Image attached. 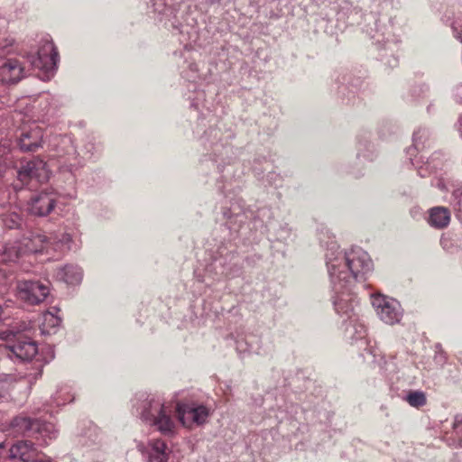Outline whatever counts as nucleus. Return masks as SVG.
<instances>
[{
	"mask_svg": "<svg viewBox=\"0 0 462 462\" xmlns=\"http://www.w3.org/2000/svg\"><path fill=\"white\" fill-rule=\"evenodd\" d=\"M177 414L180 422L188 428L193 424L205 423L209 416L207 407H197L188 404L164 403L160 399H149L143 402L141 411V419L151 426H154L161 433L171 435L175 430L174 414Z\"/></svg>",
	"mask_w": 462,
	"mask_h": 462,
	"instance_id": "f257e3e1",
	"label": "nucleus"
},
{
	"mask_svg": "<svg viewBox=\"0 0 462 462\" xmlns=\"http://www.w3.org/2000/svg\"><path fill=\"white\" fill-rule=\"evenodd\" d=\"M337 242L331 241L326 253L327 266L333 291L337 297L333 300L336 311L345 313V300L343 295L346 287L345 268L346 266V253L337 252Z\"/></svg>",
	"mask_w": 462,
	"mask_h": 462,
	"instance_id": "f03ea898",
	"label": "nucleus"
},
{
	"mask_svg": "<svg viewBox=\"0 0 462 462\" xmlns=\"http://www.w3.org/2000/svg\"><path fill=\"white\" fill-rule=\"evenodd\" d=\"M31 328L29 325L23 324L16 330L12 329L9 332L14 334L15 339L6 344L5 348L8 349L16 358L23 361L32 360L38 353V347L34 341L27 336L22 335Z\"/></svg>",
	"mask_w": 462,
	"mask_h": 462,
	"instance_id": "7ed1b4c3",
	"label": "nucleus"
},
{
	"mask_svg": "<svg viewBox=\"0 0 462 462\" xmlns=\"http://www.w3.org/2000/svg\"><path fill=\"white\" fill-rule=\"evenodd\" d=\"M13 426L19 428L22 432H28L30 436L37 440H42V444H47L48 439L57 437V430L51 422L32 420L25 417H17L13 420Z\"/></svg>",
	"mask_w": 462,
	"mask_h": 462,
	"instance_id": "20e7f679",
	"label": "nucleus"
},
{
	"mask_svg": "<svg viewBox=\"0 0 462 462\" xmlns=\"http://www.w3.org/2000/svg\"><path fill=\"white\" fill-rule=\"evenodd\" d=\"M49 178L50 171L46 162L36 158L22 163L17 171V182L14 184V188L20 189L32 179H36L39 182H45Z\"/></svg>",
	"mask_w": 462,
	"mask_h": 462,
	"instance_id": "39448f33",
	"label": "nucleus"
},
{
	"mask_svg": "<svg viewBox=\"0 0 462 462\" xmlns=\"http://www.w3.org/2000/svg\"><path fill=\"white\" fill-rule=\"evenodd\" d=\"M372 305L376 314L386 324L393 325L398 323L402 317V310L400 303L382 294L372 296Z\"/></svg>",
	"mask_w": 462,
	"mask_h": 462,
	"instance_id": "423d86ee",
	"label": "nucleus"
},
{
	"mask_svg": "<svg viewBox=\"0 0 462 462\" xmlns=\"http://www.w3.org/2000/svg\"><path fill=\"white\" fill-rule=\"evenodd\" d=\"M17 293L21 300L30 304H39L47 298L50 288L38 281H23L17 284Z\"/></svg>",
	"mask_w": 462,
	"mask_h": 462,
	"instance_id": "0eeeda50",
	"label": "nucleus"
},
{
	"mask_svg": "<svg viewBox=\"0 0 462 462\" xmlns=\"http://www.w3.org/2000/svg\"><path fill=\"white\" fill-rule=\"evenodd\" d=\"M372 267V261L366 252L359 248L351 250L348 254V271L355 281L363 282Z\"/></svg>",
	"mask_w": 462,
	"mask_h": 462,
	"instance_id": "6e6552de",
	"label": "nucleus"
},
{
	"mask_svg": "<svg viewBox=\"0 0 462 462\" xmlns=\"http://www.w3.org/2000/svg\"><path fill=\"white\" fill-rule=\"evenodd\" d=\"M58 60V51L52 42L45 41L40 47L37 55L30 58L32 68L46 72L52 71Z\"/></svg>",
	"mask_w": 462,
	"mask_h": 462,
	"instance_id": "1a4fd4ad",
	"label": "nucleus"
},
{
	"mask_svg": "<svg viewBox=\"0 0 462 462\" xmlns=\"http://www.w3.org/2000/svg\"><path fill=\"white\" fill-rule=\"evenodd\" d=\"M57 196L53 192H41L33 196L28 203V211L35 216L44 217L54 208Z\"/></svg>",
	"mask_w": 462,
	"mask_h": 462,
	"instance_id": "9d476101",
	"label": "nucleus"
},
{
	"mask_svg": "<svg viewBox=\"0 0 462 462\" xmlns=\"http://www.w3.org/2000/svg\"><path fill=\"white\" fill-rule=\"evenodd\" d=\"M43 130L36 124L23 129L19 137V146L23 152H35L42 144Z\"/></svg>",
	"mask_w": 462,
	"mask_h": 462,
	"instance_id": "9b49d317",
	"label": "nucleus"
},
{
	"mask_svg": "<svg viewBox=\"0 0 462 462\" xmlns=\"http://www.w3.org/2000/svg\"><path fill=\"white\" fill-rule=\"evenodd\" d=\"M23 77L25 68L16 59H9L0 67V81L3 83H16Z\"/></svg>",
	"mask_w": 462,
	"mask_h": 462,
	"instance_id": "f8f14e48",
	"label": "nucleus"
},
{
	"mask_svg": "<svg viewBox=\"0 0 462 462\" xmlns=\"http://www.w3.org/2000/svg\"><path fill=\"white\" fill-rule=\"evenodd\" d=\"M10 457L20 462H32L39 458V453L34 445L29 440H21L10 448Z\"/></svg>",
	"mask_w": 462,
	"mask_h": 462,
	"instance_id": "ddd939ff",
	"label": "nucleus"
},
{
	"mask_svg": "<svg viewBox=\"0 0 462 462\" xmlns=\"http://www.w3.org/2000/svg\"><path fill=\"white\" fill-rule=\"evenodd\" d=\"M24 254H36L46 250L49 251L51 238L43 234L32 235L30 237H24L19 242Z\"/></svg>",
	"mask_w": 462,
	"mask_h": 462,
	"instance_id": "4468645a",
	"label": "nucleus"
},
{
	"mask_svg": "<svg viewBox=\"0 0 462 462\" xmlns=\"http://www.w3.org/2000/svg\"><path fill=\"white\" fill-rule=\"evenodd\" d=\"M149 462H167L170 450L167 444L162 439H152L149 442Z\"/></svg>",
	"mask_w": 462,
	"mask_h": 462,
	"instance_id": "2eb2a0df",
	"label": "nucleus"
},
{
	"mask_svg": "<svg viewBox=\"0 0 462 462\" xmlns=\"http://www.w3.org/2000/svg\"><path fill=\"white\" fill-rule=\"evenodd\" d=\"M450 221V212L447 208L435 207L430 209L429 224L435 228H444Z\"/></svg>",
	"mask_w": 462,
	"mask_h": 462,
	"instance_id": "dca6fc26",
	"label": "nucleus"
},
{
	"mask_svg": "<svg viewBox=\"0 0 462 462\" xmlns=\"http://www.w3.org/2000/svg\"><path fill=\"white\" fill-rule=\"evenodd\" d=\"M57 277L68 284H78L82 279V272L79 266L65 265L58 271Z\"/></svg>",
	"mask_w": 462,
	"mask_h": 462,
	"instance_id": "f3484780",
	"label": "nucleus"
},
{
	"mask_svg": "<svg viewBox=\"0 0 462 462\" xmlns=\"http://www.w3.org/2000/svg\"><path fill=\"white\" fill-rule=\"evenodd\" d=\"M23 254L19 242L0 245V258L3 262H14Z\"/></svg>",
	"mask_w": 462,
	"mask_h": 462,
	"instance_id": "a211bd4d",
	"label": "nucleus"
},
{
	"mask_svg": "<svg viewBox=\"0 0 462 462\" xmlns=\"http://www.w3.org/2000/svg\"><path fill=\"white\" fill-rule=\"evenodd\" d=\"M429 133L426 129H419L413 134V146L410 147L407 153L410 156L413 155V152L420 151L424 147V142L427 140Z\"/></svg>",
	"mask_w": 462,
	"mask_h": 462,
	"instance_id": "6ab92c4d",
	"label": "nucleus"
},
{
	"mask_svg": "<svg viewBox=\"0 0 462 462\" xmlns=\"http://www.w3.org/2000/svg\"><path fill=\"white\" fill-rule=\"evenodd\" d=\"M50 247L54 251L62 250V247L70 242V236L67 233H61L60 235L51 234Z\"/></svg>",
	"mask_w": 462,
	"mask_h": 462,
	"instance_id": "aec40b11",
	"label": "nucleus"
},
{
	"mask_svg": "<svg viewBox=\"0 0 462 462\" xmlns=\"http://www.w3.org/2000/svg\"><path fill=\"white\" fill-rule=\"evenodd\" d=\"M405 400L412 407H421L426 404V395L421 391H411L410 392Z\"/></svg>",
	"mask_w": 462,
	"mask_h": 462,
	"instance_id": "412c9836",
	"label": "nucleus"
},
{
	"mask_svg": "<svg viewBox=\"0 0 462 462\" xmlns=\"http://www.w3.org/2000/svg\"><path fill=\"white\" fill-rule=\"evenodd\" d=\"M348 321L353 323V327L355 329V334L353 335V337L356 339H361L365 337L366 334V328L365 326L360 322L359 317L356 314L348 315Z\"/></svg>",
	"mask_w": 462,
	"mask_h": 462,
	"instance_id": "4be33fe9",
	"label": "nucleus"
},
{
	"mask_svg": "<svg viewBox=\"0 0 462 462\" xmlns=\"http://www.w3.org/2000/svg\"><path fill=\"white\" fill-rule=\"evenodd\" d=\"M60 319L57 316H55L52 312L48 311L43 314V323H42V333H50L46 328H55L60 326Z\"/></svg>",
	"mask_w": 462,
	"mask_h": 462,
	"instance_id": "5701e85b",
	"label": "nucleus"
},
{
	"mask_svg": "<svg viewBox=\"0 0 462 462\" xmlns=\"http://www.w3.org/2000/svg\"><path fill=\"white\" fill-rule=\"evenodd\" d=\"M18 380L16 375L14 374H1L0 375V392L7 390L8 385ZM2 393H0V395Z\"/></svg>",
	"mask_w": 462,
	"mask_h": 462,
	"instance_id": "b1692460",
	"label": "nucleus"
},
{
	"mask_svg": "<svg viewBox=\"0 0 462 462\" xmlns=\"http://www.w3.org/2000/svg\"><path fill=\"white\" fill-rule=\"evenodd\" d=\"M12 43L7 40H3L0 42V58L5 56L10 52V47Z\"/></svg>",
	"mask_w": 462,
	"mask_h": 462,
	"instance_id": "393cba45",
	"label": "nucleus"
},
{
	"mask_svg": "<svg viewBox=\"0 0 462 462\" xmlns=\"http://www.w3.org/2000/svg\"><path fill=\"white\" fill-rule=\"evenodd\" d=\"M455 36L462 42V18L455 21L453 24Z\"/></svg>",
	"mask_w": 462,
	"mask_h": 462,
	"instance_id": "a878e982",
	"label": "nucleus"
},
{
	"mask_svg": "<svg viewBox=\"0 0 462 462\" xmlns=\"http://www.w3.org/2000/svg\"><path fill=\"white\" fill-rule=\"evenodd\" d=\"M14 217H15V219H13V218H12V222H13V224L9 226H10V228H13V227H14V226H17L19 225V223H18V219H19V218H18V217H17L16 215H15Z\"/></svg>",
	"mask_w": 462,
	"mask_h": 462,
	"instance_id": "bb28decb",
	"label": "nucleus"
},
{
	"mask_svg": "<svg viewBox=\"0 0 462 462\" xmlns=\"http://www.w3.org/2000/svg\"><path fill=\"white\" fill-rule=\"evenodd\" d=\"M429 168H434V169L436 168V165H435V164H433V160H432V161H430V162H429V161H428V162H426V168H425V170H428Z\"/></svg>",
	"mask_w": 462,
	"mask_h": 462,
	"instance_id": "cd10ccee",
	"label": "nucleus"
},
{
	"mask_svg": "<svg viewBox=\"0 0 462 462\" xmlns=\"http://www.w3.org/2000/svg\"><path fill=\"white\" fill-rule=\"evenodd\" d=\"M438 187H439L441 190H445V189H447V188H446V186H445L444 182H443L441 180H438Z\"/></svg>",
	"mask_w": 462,
	"mask_h": 462,
	"instance_id": "c85d7f7f",
	"label": "nucleus"
},
{
	"mask_svg": "<svg viewBox=\"0 0 462 462\" xmlns=\"http://www.w3.org/2000/svg\"><path fill=\"white\" fill-rule=\"evenodd\" d=\"M458 131L462 136V116H460L459 122H458Z\"/></svg>",
	"mask_w": 462,
	"mask_h": 462,
	"instance_id": "c756f323",
	"label": "nucleus"
},
{
	"mask_svg": "<svg viewBox=\"0 0 462 462\" xmlns=\"http://www.w3.org/2000/svg\"><path fill=\"white\" fill-rule=\"evenodd\" d=\"M419 174L421 176V177H425V174H424V168L421 166L419 168Z\"/></svg>",
	"mask_w": 462,
	"mask_h": 462,
	"instance_id": "7c9ffc66",
	"label": "nucleus"
},
{
	"mask_svg": "<svg viewBox=\"0 0 462 462\" xmlns=\"http://www.w3.org/2000/svg\"><path fill=\"white\" fill-rule=\"evenodd\" d=\"M137 448H138V449H139L141 452H144V448H145V447H144V445H143V444H139V445L137 446Z\"/></svg>",
	"mask_w": 462,
	"mask_h": 462,
	"instance_id": "2f4dec72",
	"label": "nucleus"
},
{
	"mask_svg": "<svg viewBox=\"0 0 462 462\" xmlns=\"http://www.w3.org/2000/svg\"><path fill=\"white\" fill-rule=\"evenodd\" d=\"M32 462H51V460L43 461V460H42V459H40V458H37V459H35V460H34V461H32Z\"/></svg>",
	"mask_w": 462,
	"mask_h": 462,
	"instance_id": "473e14b6",
	"label": "nucleus"
},
{
	"mask_svg": "<svg viewBox=\"0 0 462 462\" xmlns=\"http://www.w3.org/2000/svg\"><path fill=\"white\" fill-rule=\"evenodd\" d=\"M411 164L416 165L419 162H414V159L411 157Z\"/></svg>",
	"mask_w": 462,
	"mask_h": 462,
	"instance_id": "72a5a7b5",
	"label": "nucleus"
}]
</instances>
